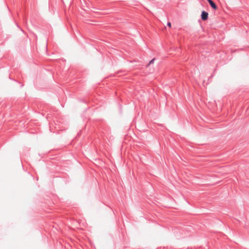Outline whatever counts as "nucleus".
<instances>
[{
  "label": "nucleus",
  "mask_w": 249,
  "mask_h": 249,
  "mask_svg": "<svg viewBox=\"0 0 249 249\" xmlns=\"http://www.w3.org/2000/svg\"><path fill=\"white\" fill-rule=\"evenodd\" d=\"M201 18L202 20L205 21L208 18V13L204 11H203L201 14Z\"/></svg>",
  "instance_id": "f257e3e1"
},
{
  "label": "nucleus",
  "mask_w": 249,
  "mask_h": 249,
  "mask_svg": "<svg viewBox=\"0 0 249 249\" xmlns=\"http://www.w3.org/2000/svg\"><path fill=\"white\" fill-rule=\"evenodd\" d=\"M207 1L209 2L211 6L214 10H216L217 9V7L216 4L212 0H207Z\"/></svg>",
  "instance_id": "f03ea898"
},
{
  "label": "nucleus",
  "mask_w": 249,
  "mask_h": 249,
  "mask_svg": "<svg viewBox=\"0 0 249 249\" xmlns=\"http://www.w3.org/2000/svg\"><path fill=\"white\" fill-rule=\"evenodd\" d=\"M155 58H153V59H152L150 62H149V65L153 63L154 61H155Z\"/></svg>",
  "instance_id": "7ed1b4c3"
},
{
  "label": "nucleus",
  "mask_w": 249,
  "mask_h": 249,
  "mask_svg": "<svg viewBox=\"0 0 249 249\" xmlns=\"http://www.w3.org/2000/svg\"><path fill=\"white\" fill-rule=\"evenodd\" d=\"M167 25H168V26H169V27H171V23H170V22H168V23H167Z\"/></svg>",
  "instance_id": "20e7f679"
}]
</instances>
